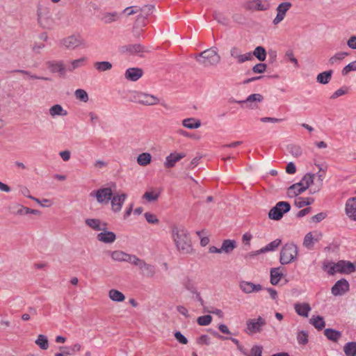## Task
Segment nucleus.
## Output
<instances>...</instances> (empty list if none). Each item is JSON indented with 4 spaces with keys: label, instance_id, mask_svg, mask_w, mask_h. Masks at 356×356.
I'll list each match as a JSON object with an SVG mask.
<instances>
[{
    "label": "nucleus",
    "instance_id": "nucleus-10",
    "mask_svg": "<svg viewBox=\"0 0 356 356\" xmlns=\"http://www.w3.org/2000/svg\"><path fill=\"white\" fill-rule=\"evenodd\" d=\"M61 43L67 49H75L80 47H87L85 40L79 34H72L69 35L63 38Z\"/></svg>",
    "mask_w": 356,
    "mask_h": 356
},
{
    "label": "nucleus",
    "instance_id": "nucleus-27",
    "mask_svg": "<svg viewBox=\"0 0 356 356\" xmlns=\"http://www.w3.org/2000/svg\"><path fill=\"white\" fill-rule=\"evenodd\" d=\"M122 52L136 54L145 51V47L140 44H128L122 47Z\"/></svg>",
    "mask_w": 356,
    "mask_h": 356
},
{
    "label": "nucleus",
    "instance_id": "nucleus-43",
    "mask_svg": "<svg viewBox=\"0 0 356 356\" xmlns=\"http://www.w3.org/2000/svg\"><path fill=\"white\" fill-rule=\"evenodd\" d=\"M95 68L100 72L110 70L112 68L111 63L108 61H99L94 63Z\"/></svg>",
    "mask_w": 356,
    "mask_h": 356
},
{
    "label": "nucleus",
    "instance_id": "nucleus-19",
    "mask_svg": "<svg viewBox=\"0 0 356 356\" xmlns=\"http://www.w3.org/2000/svg\"><path fill=\"white\" fill-rule=\"evenodd\" d=\"M241 290L245 293H251L254 292H259L263 289V287L259 284H254L251 282L241 281L239 284Z\"/></svg>",
    "mask_w": 356,
    "mask_h": 356
},
{
    "label": "nucleus",
    "instance_id": "nucleus-33",
    "mask_svg": "<svg viewBox=\"0 0 356 356\" xmlns=\"http://www.w3.org/2000/svg\"><path fill=\"white\" fill-rule=\"evenodd\" d=\"M182 124L186 128L194 129L199 128L201 126V122L200 120L191 118L184 119L182 121Z\"/></svg>",
    "mask_w": 356,
    "mask_h": 356
},
{
    "label": "nucleus",
    "instance_id": "nucleus-49",
    "mask_svg": "<svg viewBox=\"0 0 356 356\" xmlns=\"http://www.w3.org/2000/svg\"><path fill=\"white\" fill-rule=\"evenodd\" d=\"M81 346L79 343H75L73 346H72L70 348H67L65 346H60L59 349L60 350H63L65 349H68V350L65 351V355H73L75 354L77 352H79L81 350Z\"/></svg>",
    "mask_w": 356,
    "mask_h": 356
},
{
    "label": "nucleus",
    "instance_id": "nucleus-2",
    "mask_svg": "<svg viewBox=\"0 0 356 356\" xmlns=\"http://www.w3.org/2000/svg\"><path fill=\"white\" fill-rule=\"evenodd\" d=\"M195 60L204 67H215L221 60V57L218 53L216 47L206 49L195 56Z\"/></svg>",
    "mask_w": 356,
    "mask_h": 356
},
{
    "label": "nucleus",
    "instance_id": "nucleus-18",
    "mask_svg": "<svg viewBox=\"0 0 356 356\" xmlns=\"http://www.w3.org/2000/svg\"><path fill=\"white\" fill-rule=\"evenodd\" d=\"M110 255L113 260L122 262L127 261L132 264V261L135 257V254H130L121 250H115L110 252Z\"/></svg>",
    "mask_w": 356,
    "mask_h": 356
},
{
    "label": "nucleus",
    "instance_id": "nucleus-37",
    "mask_svg": "<svg viewBox=\"0 0 356 356\" xmlns=\"http://www.w3.org/2000/svg\"><path fill=\"white\" fill-rule=\"evenodd\" d=\"M236 246L235 241L230 239L225 240L223 241L221 246L222 252L229 254L234 250Z\"/></svg>",
    "mask_w": 356,
    "mask_h": 356
},
{
    "label": "nucleus",
    "instance_id": "nucleus-21",
    "mask_svg": "<svg viewBox=\"0 0 356 356\" xmlns=\"http://www.w3.org/2000/svg\"><path fill=\"white\" fill-rule=\"evenodd\" d=\"M102 232L97 235L99 241L104 243H112L116 239V235L114 232L108 231L107 229H102Z\"/></svg>",
    "mask_w": 356,
    "mask_h": 356
},
{
    "label": "nucleus",
    "instance_id": "nucleus-56",
    "mask_svg": "<svg viewBox=\"0 0 356 356\" xmlns=\"http://www.w3.org/2000/svg\"><path fill=\"white\" fill-rule=\"evenodd\" d=\"M351 71H356V60L346 65L343 68L341 73L343 76H346Z\"/></svg>",
    "mask_w": 356,
    "mask_h": 356
},
{
    "label": "nucleus",
    "instance_id": "nucleus-34",
    "mask_svg": "<svg viewBox=\"0 0 356 356\" xmlns=\"http://www.w3.org/2000/svg\"><path fill=\"white\" fill-rule=\"evenodd\" d=\"M332 73H333V71L330 70L325 71L323 72L318 74L316 76L317 82H318L321 84L328 83L330 82V81L331 80Z\"/></svg>",
    "mask_w": 356,
    "mask_h": 356
},
{
    "label": "nucleus",
    "instance_id": "nucleus-58",
    "mask_svg": "<svg viewBox=\"0 0 356 356\" xmlns=\"http://www.w3.org/2000/svg\"><path fill=\"white\" fill-rule=\"evenodd\" d=\"M297 339L300 344H306L308 342V335L305 331H300L298 333Z\"/></svg>",
    "mask_w": 356,
    "mask_h": 356
},
{
    "label": "nucleus",
    "instance_id": "nucleus-62",
    "mask_svg": "<svg viewBox=\"0 0 356 356\" xmlns=\"http://www.w3.org/2000/svg\"><path fill=\"white\" fill-rule=\"evenodd\" d=\"M146 220L150 224H157L159 220L154 213L146 212L144 214Z\"/></svg>",
    "mask_w": 356,
    "mask_h": 356
},
{
    "label": "nucleus",
    "instance_id": "nucleus-30",
    "mask_svg": "<svg viewBox=\"0 0 356 356\" xmlns=\"http://www.w3.org/2000/svg\"><path fill=\"white\" fill-rule=\"evenodd\" d=\"M270 284L273 285H277L283 277V273L280 270V268H273L270 269Z\"/></svg>",
    "mask_w": 356,
    "mask_h": 356
},
{
    "label": "nucleus",
    "instance_id": "nucleus-63",
    "mask_svg": "<svg viewBox=\"0 0 356 356\" xmlns=\"http://www.w3.org/2000/svg\"><path fill=\"white\" fill-rule=\"evenodd\" d=\"M348 92V88L342 87L338 90H337L331 96V99H334L338 98L340 96L344 95Z\"/></svg>",
    "mask_w": 356,
    "mask_h": 356
},
{
    "label": "nucleus",
    "instance_id": "nucleus-57",
    "mask_svg": "<svg viewBox=\"0 0 356 356\" xmlns=\"http://www.w3.org/2000/svg\"><path fill=\"white\" fill-rule=\"evenodd\" d=\"M19 191L21 193V194L36 202H39V199L36 198V197H33L32 195H31L29 193H30V191L29 190V188L26 186H20L19 187Z\"/></svg>",
    "mask_w": 356,
    "mask_h": 356
},
{
    "label": "nucleus",
    "instance_id": "nucleus-17",
    "mask_svg": "<svg viewBox=\"0 0 356 356\" xmlns=\"http://www.w3.org/2000/svg\"><path fill=\"white\" fill-rule=\"evenodd\" d=\"M263 99L264 97L261 94L255 93L249 95L245 100L236 102L238 104H245L247 108L254 109L258 108V104L261 102Z\"/></svg>",
    "mask_w": 356,
    "mask_h": 356
},
{
    "label": "nucleus",
    "instance_id": "nucleus-44",
    "mask_svg": "<svg viewBox=\"0 0 356 356\" xmlns=\"http://www.w3.org/2000/svg\"><path fill=\"white\" fill-rule=\"evenodd\" d=\"M252 54L261 62L264 61L266 58V49L261 46L257 47Z\"/></svg>",
    "mask_w": 356,
    "mask_h": 356
},
{
    "label": "nucleus",
    "instance_id": "nucleus-16",
    "mask_svg": "<svg viewBox=\"0 0 356 356\" xmlns=\"http://www.w3.org/2000/svg\"><path fill=\"white\" fill-rule=\"evenodd\" d=\"M127 194L122 193L121 194L113 195L110 200L111 204V210L114 213H118L121 211L123 204L127 198Z\"/></svg>",
    "mask_w": 356,
    "mask_h": 356
},
{
    "label": "nucleus",
    "instance_id": "nucleus-24",
    "mask_svg": "<svg viewBox=\"0 0 356 356\" xmlns=\"http://www.w3.org/2000/svg\"><path fill=\"white\" fill-rule=\"evenodd\" d=\"M346 213L351 220L356 221V197H351L347 200Z\"/></svg>",
    "mask_w": 356,
    "mask_h": 356
},
{
    "label": "nucleus",
    "instance_id": "nucleus-42",
    "mask_svg": "<svg viewBox=\"0 0 356 356\" xmlns=\"http://www.w3.org/2000/svg\"><path fill=\"white\" fill-rule=\"evenodd\" d=\"M309 323L317 330H322L325 325V321L320 316H312L309 320Z\"/></svg>",
    "mask_w": 356,
    "mask_h": 356
},
{
    "label": "nucleus",
    "instance_id": "nucleus-26",
    "mask_svg": "<svg viewBox=\"0 0 356 356\" xmlns=\"http://www.w3.org/2000/svg\"><path fill=\"white\" fill-rule=\"evenodd\" d=\"M46 65L52 73L59 72L60 74H63L65 72V68L62 62L47 61Z\"/></svg>",
    "mask_w": 356,
    "mask_h": 356
},
{
    "label": "nucleus",
    "instance_id": "nucleus-3",
    "mask_svg": "<svg viewBox=\"0 0 356 356\" xmlns=\"http://www.w3.org/2000/svg\"><path fill=\"white\" fill-rule=\"evenodd\" d=\"M323 268L332 275L337 273L350 274L355 270V267L353 263L344 260L339 261L337 263L325 262Z\"/></svg>",
    "mask_w": 356,
    "mask_h": 356
},
{
    "label": "nucleus",
    "instance_id": "nucleus-20",
    "mask_svg": "<svg viewBox=\"0 0 356 356\" xmlns=\"http://www.w3.org/2000/svg\"><path fill=\"white\" fill-rule=\"evenodd\" d=\"M185 154L184 153H170L168 156H166L165 161H164V167L165 168H172L175 166L176 163L179 161L181 159L185 157Z\"/></svg>",
    "mask_w": 356,
    "mask_h": 356
},
{
    "label": "nucleus",
    "instance_id": "nucleus-31",
    "mask_svg": "<svg viewBox=\"0 0 356 356\" xmlns=\"http://www.w3.org/2000/svg\"><path fill=\"white\" fill-rule=\"evenodd\" d=\"M49 112L52 118H55L56 116H66L67 115V111L60 104L52 106L49 108Z\"/></svg>",
    "mask_w": 356,
    "mask_h": 356
},
{
    "label": "nucleus",
    "instance_id": "nucleus-29",
    "mask_svg": "<svg viewBox=\"0 0 356 356\" xmlns=\"http://www.w3.org/2000/svg\"><path fill=\"white\" fill-rule=\"evenodd\" d=\"M120 14L117 12H106L102 15L101 20L106 24H111L120 19Z\"/></svg>",
    "mask_w": 356,
    "mask_h": 356
},
{
    "label": "nucleus",
    "instance_id": "nucleus-36",
    "mask_svg": "<svg viewBox=\"0 0 356 356\" xmlns=\"http://www.w3.org/2000/svg\"><path fill=\"white\" fill-rule=\"evenodd\" d=\"M87 58L86 57H82L76 60H73L70 62L68 65L67 70L69 72H73L77 68L81 67L84 65Z\"/></svg>",
    "mask_w": 356,
    "mask_h": 356
},
{
    "label": "nucleus",
    "instance_id": "nucleus-12",
    "mask_svg": "<svg viewBox=\"0 0 356 356\" xmlns=\"http://www.w3.org/2000/svg\"><path fill=\"white\" fill-rule=\"evenodd\" d=\"M292 7L291 2L284 1L280 3L276 8L277 15L273 20V24L277 26L286 17L287 11Z\"/></svg>",
    "mask_w": 356,
    "mask_h": 356
},
{
    "label": "nucleus",
    "instance_id": "nucleus-35",
    "mask_svg": "<svg viewBox=\"0 0 356 356\" xmlns=\"http://www.w3.org/2000/svg\"><path fill=\"white\" fill-rule=\"evenodd\" d=\"M109 298L114 302H123L125 300L124 295L117 289H112L108 291Z\"/></svg>",
    "mask_w": 356,
    "mask_h": 356
},
{
    "label": "nucleus",
    "instance_id": "nucleus-47",
    "mask_svg": "<svg viewBox=\"0 0 356 356\" xmlns=\"http://www.w3.org/2000/svg\"><path fill=\"white\" fill-rule=\"evenodd\" d=\"M213 16L214 19L216 20L218 23L224 26H227L229 24V19L222 13L218 11H214Z\"/></svg>",
    "mask_w": 356,
    "mask_h": 356
},
{
    "label": "nucleus",
    "instance_id": "nucleus-59",
    "mask_svg": "<svg viewBox=\"0 0 356 356\" xmlns=\"http://www.w3.org/2000/svg\"><path fill=\"white\" fill-rule=\"evenodd\" d=\"M312 234L311 232L307 233L305 236L303 245L307 248H310L314 244Z\"/></svg>",
    "mask_w": 356,
    "mask_h": 356
},
{
    "label": "nucleus",
    "instance_id": "nucleus-40",
    "mask_svg": "<svg viewBox=\"0 0 356 356\" xmlns=\"http://www.w3.org/2000/svg\"><path fill=\"white\" fill-rule=\"evenodd\" d=\"M314 177V175L307 173L302 177L300 181L298 182V184H300V186L302 187V188L305 191H306L309 187V186L313 183Z\"/></svg>",
    "mask_w": 356,
    "mask_h": 356
},
{
    "label": "nucleus",
    "instance_id": "nucleus-28",
    "mask_svg": "<svg viewBox=\"0 0 356 356\" xmlns=\"http://www.w3.org/2000/svg\"><path fill=\"white\" fill-rule=\"evenodd\" d=\"M294 309L299 316L308 317L311 307L308 303H296Z\"/></svg>",
    "mask_w": 356,
    "mask_h": 356
},
{
    "label": "nucleus",
    "instance_id": "nucleus-8",
    "mask_svg": "<svg viewBox=\"0 0 356 356\" xmlns=\"http://www.w3.org/2000/svg\"><path fill=\"white\" fill-rule=\"evenodd\" d=\"M113 195L111 187L100 188L96 191H92L90 196L95 197L97 202L100 204H108Z\"/></svg>",
    "mask_w": 356,
    "mask_h": 356
},
{
    "label": "nucleus",
    "instance_id": "nucleus-50",
    "mask_svg": "<svg viewBox=\"0 0 356 356\" xmlns=\"http://www.w3.org/2000/svg\"><path fill=\"white\" fill-rule=\"evenodd\" d=\"M182 284L185 289H187L191 293L196 292L197 287L195 286L193 281L191 279L188 277L185 278L183 280Z\"/></svg>",
    "mask_w": 356,
    "mask_h": 356
},
{
    "label": "nucleus",
    "instance_id": "nucleus-1",
    "mask_svg": "<svg viewBox=\"0 0 356 356\" xmlns=\"http://www.w3.org/2000/svg\"><path fill=\"white\" fill-rule=\"evenodd\" d=\"M172 237L177 250L182 254L190 253L192 250L191 240L188 232L179 227L172 229Z\"/></svg>",
    "mask_w": 356,
    "mask_h": 356
},
{
    "label": "nucleus",
    "instance_id": "nucleus-53",
    "mask_svg": "<svg viewBox=\"0 0 356 356\" xmlns=\"http://www.w3.org/2000/svg\"><path fill=\"white\" fill-rule=\"evenodd\" d=\"M262 350H263V347L261 346H254L250 350V353L248 354L247 353H244V355H245V356H261Z\"/></svg>",
    "mask_w": 356,
    "mask_h": 356
},
{
    "label": "nucleus",
    "instance_id": "nucleus-5",
    "mask_svg": "<svg viewBox=\"0 0 356 356\" xmlns=\"http://www.w3.org/2000/svg\"><path fill=\"white\" fill-rule=\"evenodd\" d=\"M37 21L38 25L45 29H52L55 21L51 15L49 8L38 6L37 8Z\"/></svg>",
    "mask_w": 356,
    "mask_h": 356
},
{
    "label": "nucleus",
    "instance_id": "nucleus-22",
    "mask_svg": "<svg viewBox=\"0 0 356 356\" xmlns=\"http://www.w3.org/2000/svg\"><path fill=\"white\" fill-rule=\"evenodd\" d=\"M143 74V71L141 68L130 67L126 70L124 77L129 81H136L142 77Z\"/></svg>",
    "mask_w": 356,
    "mask_h": 356
},
{
    "label": "nucleus",
    "instance_id": "nucleus-64",
    "mask_svg": "<svg viewBox=\"0 0 356 356\" xmlns=\"http://www.w3.org/2000/svg\"><path fill=\"white\" fill-rule=\"evenodd\" d=\"M266 65L265 63H257L252 67V71L254 73L261 74L266 71Z\"/></svg>",
    "mask_w": 356,
    "mask_h": 356
},
{
    "label": "nucleus",
    "instance_id": "nucleus-13",
    "mask_svg": "<svg viewBox=\"0 0 356 356\" xmlns=\"http://www.w3.org/2000/svg\"><path fill=\"white\" fill-rule=\"evenodd\" d=\"M244 8L250 11H264L268 9L269 5L266 0H248Z\"/></svg>",
    "mask_w": 356,
    "mask_h": 356
},
{
    "label": "nucleus",
    "instance_id": "nucleus-60",
    "mask_svg": "<svg viewBox=\"0 0 356 356\" xmlns=\"http://www.w3.org/2000/svg\"><path fill=\"white\" fill-rule=\"evenodd\" d=\"M288 149L289 152L295 157H298L302 154V149L299 146L290 145Z\"/></svg>",
    "mask_w": 356,
    "mask_h": 356
},
{
    "label": "nucleus",
    "instance_id": "nucleus-25",
    "mask_svg": "<svg viewBox=\"0 0 356 356\" xmlns=\"http://www.w3.org/2000/svg\"><path fill=\"white\" fill-rule=\"evenodd\" d=\"M13 209H14L13 213L15 215H24V214H34V215H40L41 212L39 210L37 209H32L26 207H24L23 205H21L19 204H16L13 207Z\"/></svg>",
    "mask_w": 356,
    "mask_h": 356
},
{
    "label": "nucleus",
    "instance_id": "nucleus-61",
    "mask_svg": "<svg viewBox=\"0 0 356 356\" xmlns=\"http://www.w3.org/2000/svg\"><path fill=\"white\" fill-rule=\"evenodd\" d=\"M196 341L197 344L199 345H209L211 343V339L210 337L207 334L201 335L200 337H198L196 339Z\"/></svg>",
    "mask_w": 356,
    "mask_h": 356
},
{
    "label": "nucleus",
    "instance_id": "nucleus-14",
    "mask_svg": "<svg viewBox=\"0 0 356 356\" xmlns=\"http://www.w3.org/2000/svg\"><path fill=\"white\" fill-rule=\"evenodd\" d=\"M281 243H282L281 239L277 238V239L274 240L273 241L270 242V243H268L265 247H264L257 251L248 253L245 256V259H251V258H252L255 256H257L260 254L265 253L268 251H274L275 249H277L279 247V245L281 244Z\"/></svg>",
    "mask_w": 356,
    "mask_h": 356
},
{
    "label": "nucleus",
    "instance_id": "nucleus-6",
    "mask_svg": "<svg viewBox=\"0 0 356 356\" xmlns=\"http://www.w3.org/2000/svg\"><path fill=\"white\" fill-rule=\"evenodd\" d=\"M130 101L145 106H154L159 103V99L156 96L139 91L131 93Z\"/></svg>",
    "mask_w": 356,
    "mask_h": 356
},
{
    "label": "nucleus",
    "instance_id": "nucleus-38",
    "mask_svg": "<svg viewBox=\"0 0 356 356\" xmlns=\"http://www.w3.org/2000/svg\"><path fill=\"white\" fill-rule=\"evenodd\" d=\"M305 190L302 188V187H301L300 184L296 183L289 187L287 191V195L290 197H293L301 194Z\"/></svg>",
    "mask_w": 356,
    "mask_h": 356
},
{
    "label": "nucleus",
    "instance_id": "nucleus-41",
    "mask_svg": "<svg viewBox=\"0 0 356 356\" xmlns=\"http://www.w3.org/2000/svg\"><path fill=\"white\" fill-rule=\"evenodd\" d=\"M152 161V156L148 152L140 154L137 157V163L141 166H146Z\"/></svg>",
    "mask_w": 356,
    "mask_h": 356
},
{
    "label": "nucleus",
    "instance_id": "nucleus-52",
    "mask_svg": "<svg viewBox=\"0 0 356 356\" xmlns=\"http://www.w3.org/2000/svg\"><path fill=\"white\" fill-rule=\"evenodd\" d=\"M159 194V193L155 191H147L144 193L143 197L148 202H154L158 200Z\"/></svg>",
    "mask_w": 356,
    "mask_h": 356
},
{
    "label": "nucleus",
    "instance_id": "nucleus-55",
    "mask_svg": "<svg viewBox=\"0 0 356 356\" xmlns=\"http://www.w3.org/2000/svg\"><path fill=\"white\" fill-rule=\"evenodd\" d=\"M141 11L142 8L138 6H129L123 10L122 13L126 14L127 16H130Z\"/></svg>",
    "mask_w": 356,
    "mask_h": 356
},
{
    "label": "nucleus",
    "instance_id": "nucleus-39",
    "mask_svg": "<svg viewBox=\"0 0 356 356\" xmlns=\"http://www.w3.org/2000/svg\"><path fill=\"white\" fill-rule=\"evenodd\" d=\"M349 55L347 52H338L330 58L328 63L331 65L339 64L346 56Z\"/></svg>",
    "mask_w": 356,
    "mask_h": 356
},
{
    "label": "nucleus",
    "instance_id": "nucleus-7",
    "mask_svg": "<svg viewBox=\"0 0 356 356\" xmlns=\"http://www.w3.org/2000/svg\"><path fill=\"white\" fill-rule=\"evenodd\" d=\"M131 264L138 268L140 274L143 277L153 278L156 273V267L154 265L147 263L136 255Z\"/></svg>",
    "mask_w": 356,
    "mask_h": 356
},
{
    "label": "nucleus",
    "instance_id": "nucleus-48",
    "mask_svg": "<svg viewBox=\"0 0 356 356\" xmlns=\"http://www.w3.org/2000/svg\"><path fill=\"white\" fill-rule=\"evenodd\" d=\"M313 202H314V200L312 198H309V197L303 198V197H298L296 199L295 205L298 208H302L305 206L311 204Z\"/></svg>",
    "mask_w": 356,
    "mask_h": 356
},
{
    "label": "nucleus",
    "instance_id": "nucleus-11",
    "mask_svg": "<svg viewBox=\"0 0 356 356\" xmlns=\"http://www.w3.org/2000/svg\"><path fill=\"white\" fill-rule=\"evenodd\" d=\"M291 205L287 202H279L268 212V218L272 220H279L283 215L290 211Z\"/></svg>",
    "mask_w": 356,
    "mask_h": 356
},
{
    "label": "nucleus",
    "instance_id": "nucleus-4",
    "mask_svg": "<svg viewBox=\"0 0 356 356\" xmlns=\"http://www.w3.org/2000/svg\"><path fill=\"white\" fill-rule=\"evenodd\" d=\"M298 254V248L293 243L284 244L280 251V262L282 265L291 264L296 260Z\"/></svg>",
    "mask_w": 356,
    "mask_h": 356
},
{
    "label": "nucleus",
    "instance_id": "nucleus-32",
    "mask_svg": "<svg viewBox=\"0 0 356 356\" xmlns=\"http://www.w3.org/2000/svg\"><path fill=\"white\" fill-rule=\"evenodd\" d=\"M324 334L329 340L334 342H337L341 337V332L331 328L325 329Z\"/></svg>",
    "mask_w": 356,
    "mask_h": 356
},
{
    "label": "nucleus",
    "instance_id": "nucleus-54",
    "mask_svg": "<svg viewBox=\"0 0 356 356\" xmlns=\"http://www.w3.org/2000/svg\"><path fill=\"white\" fill-rule=\"evenodd\" d=\"M212 316L211 315H204L197 318V323L200 325H208L211 323Z\"/></svg>",
    "mask_w": 356,
    "mask_h": 356
},
{
    "label": "nucleus",
    "instance_id": "nucleus-15",
    "mask_svg": "<svg viewBox=\"0 0 356 356\" xmlns=\"http://www.w3.org/2000/svg\"><path fill=\"white\" fill-rule=\"evenodd\" d=\"M349 283L346 279L338 280L331 289V293L334 296H343L349 291Z\"/></svg>",
    "mask_w": 356,
    "mask_h": 356
},
{
    "label": "nucleus",
    "instance_id": "nucleus-9",
    "mask_svg": "<svg viewBox=\"0 0 356 356\" xmlns=\"http://www.w3.org/2000/svg\"><path fill=\"white\" fill-rule=\"evenodd\" d=\"M266 325V321L260 316L255 318H250L246 321L245 332L249 335L260 333Z\"/></svg>",
    "mask_w": 356,
    "mask_h": 356
},
{
    "label": "nucleus",
    "instance_id": "nucleus-51",
    "mask_svg": "<svg viewBox=\"0 0 356 356\" xmlns=\"http://www.w3.org/2000/svg\"><path fill=\"white\" fill-rule=\"evenodd\" d=\"M74 96L76 99L83 102H87L88 101V95L86 90L83 89H77L74 92Z\"/></svg>",
    "mask_w": 356,
    "mask_h": 356
},
{
    "label": "nucleus",
    "instance_id": "nucleus-23",
    "mask_svg": "<svg viewBox=\"0 0 356 356\" xmlns=\"http://www.w3.org/2000/svg\"><path fill=\"white\" fill-rule=\"evenodd\" d=\"M85 223L90 228L95 231H101L102 229H107L108 224L102 222L97 218H87L85 220Z\"/></svg>",
    "mask_w": 356,
    "mask_h": 356
},
{
    "label": "nucleus",
    "instance_id": "nucleus-45",
    "mask_svg": "<svg viewBox=\"0 0 356 356\" xmlns=\"http://www.w3.org/2000/svg\"><path fill=\"white\" fill-rule=\"evenodd\" d=\"M343 351L346 356H356V342L347 343L343 347Z\"/></svg>",
    "mask_w": 356,
    "mask_h": 356
},
{
    "label": "nucleus",
    "instance_id": "nucleus-46",
    "mask_svg": "<svg viewBox=\"0 0 356 356\" xmlns=\"http://www.w3.org/2000/svg\"><path fill=\"white\" fill-rule=\"evenodd\" d=\"M35 343L42 350H47L49 348V341L47 337L44 334H39Z\"/></svg>",
    "mask_w": 356,
    "mask_h": 356
}]
</instances>
